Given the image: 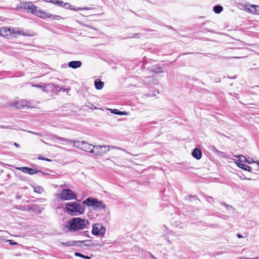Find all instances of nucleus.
I'll return each instance as SVG.
<instances>
[{"label": "nucleus", "instance_id": "1", "mask_svg": "<svg viewBox=\"0 0 259 259\" xmlns=\"http://www.w3.org/2000/svg\"><path fill=\"white\" fill-rule=\"evenodd\" d=\"M89 225V222L87 219L74 218L68 222L66 227L70 231H76L87 228Z\"/></svg>", "mask_w": 259, "mask_h": 259}, {"label": "nucleus", "instance_id": "2", "mask_svg": "<svg viewBox=\"0 0 259 259\" xmlns=\"http://www.w3.org/2000/svg\"><path fill=\"white\" fill-rule=\"evenodd\" d=\"M85 205L80 204L75 202L67 203L65 209L68 214L72 215H77L83 214L85 211Z\"/></svg>", "mask_w": 259, "mask_h": 259}, {"label": "nucleus", "instance_id": "3", "mask_svg": "<svg viewBox=\"0 0 259 259\" xmlns=\"http://www.w3.org/2000/svg\"><path fill=\"white\" fill-rule=\"evenodd\" d=\"M82 204L89 206H93L99 209H102L106 208V205L103 201L91 197L88 198L84 200L82 202Z\"/></svg>", "mask_w": 259, "mask_h": 259}, {"label": "nucleus", "instance_id": "4", "mask_svg": "<svg viewBox=\"0 0 259 259\" xmlns=\"http://www.w3.org/2000/svg\"><path fill=\"white\" fill-rule=\"evenodd\" d=\"M57 198L63 200L76 199V194L69 189H63L59 194L57 195Z\"/></svg>", "mask_w": 259, "mask_h": 259}, {"label": "nucleus", "instance_id": "5", "mask_svg": "<svg viewBox=\"0 0 259 259\" xmlns=\"http://www.w3.org/2000/svg\"><path fill=\"white\" fill-rule=\"evenodd\" d=\"M73 146L82 150L91 153L93 145L85 141H74Z\"/></svg>", "mask_w": 259, "mask_h": 259}, {"label": "nucleus", "instance_id": "6", "mask_svg": "<svg viewBox=\"0 0 259 259\" xmlns=\"http://www.w3.org/2000/svg\"><path fill=\"white\" fill-rule=\"evenodd\" d=\"M239 6H241L242 9H243L247 12L253 14L259 15V6L258 5H249L248 3L243 5L241 4H238Z\"/></svg>", "mask_w": 259, "mask_h": 259}, {"label": "nucleus", "instance_id": "7", "mask_svg": "<svg viewBox=\"0 0 259 259\" xmlns=\"http://www.w3.org/2000/svg\"><path fill=\"white\" fill-rule=\"evenodd\" d=\"M109 150V147L108 146L93 145L91 150V153L96 155H101Z\"/></svg>", "mask_w": 259, "mask_h": 259}, {"label": "nucleus", "instance_id": "8", "mask_svg": "<svg viewBox=\"0 0 259 259\" xmlns=\"http://www.w3.org/2000/svg\"><path fill=\"white\" fill-rule=\"evenodd\" d=\"M106 229L101 224H96L93 226L92 233L94 235L103 236L105 233Z\"/></svg>", "mask_w": 259, "mask_h": 259}, {"label": "nucleus", "instance_id": "9", "mask_svg": "<svg viewBox=\"0 0 259 259\" xmlns=\"http://www.w3.org/2000/svg\"><path fill=\"white\" fill-rule=\"evenodd\" d=\"M16 208L22 211H30V212H34L35 211L37 206L36 205H16L15 206Z\"/></svg>", "mask_w": 259, "mask_h": 259}, {"label": "nucleus", "instance_id": "10", "mask_svg": "<svg viewBox=\"0 0 259 259\" xmlns=\"http://www.w3.org/2000/svg\"><path fill=\"white\" fill-rule=\"evenodd\" d=\"M53 4L55 5L59 6L60 7H66V8L69 9L70 10H73L75 11H78L79 10H81L79 8L75 9L74 7L71 5L69 3H64L63 1L59 0H55L53 2Z\"/></svg>", "mask_w": 259, "mask_h": 259}, {"label": "nucleus", "instance_id": "11", "mask_svg": "<svg viewBox=\"0 0 259 259\" xmlns=\"http://www.w3.org/2000/svg\"><path fill=\"white\" fill-rule=\"evenodd\" d=\"M11 28L3 27L0 28V36L9 38L11 35Z\"/></svg>", "mask_w": 259, "mask_h": 259}, {"label": "nucleus", "instance_id": "12", "mask_svg": "<svg viewBox=\"0 0 259 259\" xmlns=\"http://www.w3.org/2000/svg\"><path fill=\"white\" fill-rule=\"evenodd\" d=\"M28 102L26 100H20L14 102L12 106L18 109H21L28 105Z\"/></svg>", "mask_w": 259, "mask_h": 259}, {"label": "nucleus", "instance_id": "13", "mask_svg": "<svg viewBox=\"0 0 259 259\" xmlns=\"http://www.w3.org/2000/svg\"><path fill=\"white\" fill-rule=\"evenodd\" d=\"M17 169L24 173L29 174L30 175H33L39 172V171L37 170L36 169L29 167H18Z\"/></svg>", "mask_w": 259, "mask_h": 259}, {"label": "nucleus", "instance_id": "14", "mask_svg": "<svg viewBox=\"0 0 259 259\" xmlns=\"http://www.w3.org/2000/svg\"><path fill=\"white\" fill-rule=\"evenodd\" d=\"M33 14L41 18H49L51 16V14L47 13L40 10H37V8L34 11Z\"/></svg>", "mask_w": 259, "mask_h": 259}, {"label": "nucleus", "instance_id": "15", "mask_svg": "<svg viewBox=\"0 0 259 259\" xmlns=\"http://www.w3.org/2000/svg\"><path fill=\"white\" fill-rule=\"evenodd\" d=\"M11 35L12 34H16L18 35H21L23 36H30V35L28 34L26 32H25L22 29L19 28H11Z\"/></svg>", "mask_w": 259, "mask_h": 259}, {"label": "nucleus", "instance_id": "16", "mask_svg": "<svg viewBox=\"0 0 259 259\" xmlns=\"http://www.w3.org/2000/svg\"><path fill=\"white\" fill-rule=\"evenodd\" d=\"M81 64V62L79 61H72L68 63V65L70 68L76 69L80 67Z\"/></svg>", "mask_w": 259, "mask_h": 259}, {"label": "nucleus", "instance_id": "17", "mask_svg": "<svg viewBox=\"0 0 259 259\" xmlns=\"http://www.w3.org/2000/svg\"><path fill=\"white\" fill-rule=\"evenodd\" d=\"M23 7L25 9L30 10L32 13L34 12V11L37 8V7L34 5L31 2L25 3L23 4Z\"/></svg>", "mask_w": 259, "mask_h": 259}, {"label": "nucleus", "instance_id": "18", "mask_svg": "<svg viewBox=\"0 0 259 259\" xmlns=\"http://www.w3.org/2000/svg\"><path fill=\"white\" fill-rule=\"evenodd\" d=\"M192 155L194 158L198 160L201 158L202 153L198 148H195L192 153Z\"/></svg>", "mask_w": 259, "mask_h": 259}, {"label": "nucleus", "instance_id": "19", "mask_svg": "<svg viewBox=\"0 0 259 259\" xmlns=\"http://www.w3.org/2000/svg\"><path fill=\"white\" fill-rule=\"evenodd\" d=\"M144 82L148 84H154L158 83L157 80L153 77L148 76L145 78Z\"/></svg>", "mask_w": 259, "mask_h": 259}, {"label": "nucleus", "instance_id": "20", "mask_svg": "<svg viewBox=\"0 0 259 259\" xmlns=\"http://www.w3.org/2000/svg\"><path fill=\"white\" fill-rule=\"evenodd\" d=\"M104 85V82L100 80L99 79H96L95 81V86L97 90H101Z\"/></svg>", "mask_w": 259, "mask_h": 259}, {"label": "nucleus", "instance_id": "21", "mask_svg": "<svg viewBox=\"0 0 259 259\" xmlns=\"http://www.w3.org/2000/svg\"><path fill=\"white\" fill-rule=\"evenodd\" d=\"M235 163L241 168L244 169V170H247V171H251V167L246 165V164H242L241 163H240L239 162H238V161H235Z\"/></svg>", "mask_w": 259, "mask_h": 259}, {"label": "nucleus", "instance_id": "22", "mask_svg": "<svg viewBox=\"0 0 259 259\" xmlns=\"http://www.w3.org/2000/svg\"><path fill=\"white\" fill-rule=\"evenodd\" d=\"M111 112L114 113L116 115H127L128 114V113L125 111H120L118 109H111Z\"/></svg>", "mask_w": 259, "mask_h": 259}, {"label": "nucleus", "instance_id": "23", "mask_svg": "<svg viewBox=\"0 0 259 259\" xmlns=\"http://www.w3.org/2000/svg\"><path fill=\"white\" fill-rule=\"evenodd\" d=\"M55 139L60 140L62 142H65L68 144H72V143L73 144V142H74V141H73L72 140L66 139H65V138H62V137H60L59 136H56Z\"/></svg>", "mask_w": 259, "mask_h": 259}, {"label": "nucleus", "instance_id": "24", "mask_svg": "<svg viewBox=\"0 0 259 259\" xmlns=\"http://www.w3.org/2000/svg\"><path fill=\"white\" fill-rule=\"evenodd\" d=\"M90 240L84 241H73V246H81L82 244H84L85 242H90Z\"/></svg>", "mask_w": 259, "mask_h": 259}, {"label": "nucleus", "instance_id": "25", "mask_svg": "<svg viewBox=\"0 0 259 259\" xmlns=\"http://www.w3.org/2000/svg\"><path fill=\"white\" fill-rule=\"evenodd\" d=\"M34 191L36 193L41 194L44 191V189L42 187L37 186L33 187Z\"/></svg>", "mask_w": 259, "mask_h": 259}, {"label": "nucleus", "instance_id": "26", "mask_svg": "<svg viewBox=\"0 0 259 259\" xmlns=\"http://www.w3.org/2000/svg\"><path fill=\"white\" fill-rule=\"evenodd\" d=\"M213 11L217 14L220 13L223 11V7L221 6H215L213 7Z\"/></svg>", "mask_w": 259, "mask_h": 259}, {"label": "nucleus", "instance_id": "27", "mask_svg": "<svg viewBox=\"0 0 259 259\" xmlns=\"http://www.w3.org/2000/svg\"><path fill=\"white\" fill-rule=\"evenodd\" d=\"M235 157L238 158L240 162H246V158L242 155H237Z\"/></svg>", "mask_w": 259, "mask_h": 259}, {"label": "nucleus", "instance_id": "28", "mask_svg": "<svg viewBox=\"0 0 259 259\" xmlns=\"http://www.w3.org/2000/svg\"><path fill=\"white\" fill-rule=\"evenodd\" d=\"M75 255L76 256H79V257H81L82 258H85V259H91V257L90 256H87V255H84V254H81V253H79V252H75Z\"/></svg>", "mask_w": 259, "mask_h": 259}, {"label": "nucleus", "instance_id": "29", "mask_svg": "<svg viewBox=\"0 0 259 259\" xmlns=\"http://www.w3.org/2000/svg\"><path fill=\"white\" fill-rule=\"evenodd\" d=\"M49 18H51L53 20H59L60 19H62V17L58 15H51V16H50Z\"/></svg>", "mask_w": 259, "mask_h": 259}, {"label": "nucleus", "instance_id": "30", "mask_svg": "<svg viewBox=\"0 0 259 259\" xmlns=\"http://www.w3.org/2000/svg\"><path fill=\"white\" fill-rule=\"evenodd\" d=\"M62 244L66 246H73V245H74L73 241H68V242H66L65 243H62Z\"/></svg>", "mask_w": 259, "mask_h": 259}, {"label": "nucleus", "instance_id": "31", "mask_svg": "<svg viewBox=\"0 0 259 259\" xmlns=\"http://www.w3.org/2000/svg\"><path fill=\"white\" fill-rule=\"evenodd\" d=\"M221 204L223 206H225L228 210H230V209L232 210L233 209L232 206H231V205H229L228 204H227L225 202H221Z\"/></svg>", "mask_w": 259, "mask_h": 259}, {"label": "nucleus", "instance_id": "32", "mask_svg": "<svg viewBox=\"0 0 259 259\" xmlns=\"http://www.w3.org/2000/svg\"><path fill=\"white\" fill-rule=\"evenodd\" d=\"M7 242H9L10 244L11 245H17L18 244L17 243L14 242L13 240H7Z\"/></svg>", "mask_w": 259, "mask_h": 259}, {"label": "nucleus", "instance_id": "33", "mask_svg": "<svg viewBox=\"0 0 259 259\" xmlns=\"http://www.w3.org/2000/svg\"><path fill=\"white\" fill-rule=\"evenodd\" d=\"M246 162L249 164L255 163L256 161H253L251 158L250 159H246Z\"/></svg>", "mask_w": 259, "mask_h": 259}, {"label": "nucleus", "instance_id": "34", "mask_svg": "<svg viewBox=\"0 0 259 259\" xmlns=\"http://www.w3.org/2000/svg\"><path fill=\"white\" fill-rule=\"evenodd\" d=\"M32 86L41 89L43 91L45 90V87L40 85H32Z\"/></svg>", "mask_w": 259, "mask_h": 259}, {"label": "nucleus", "instance_id": "35", "mask_svg": "<svg viewBox=\"0 0 259 259\" xmlns=\"http://www.w3.org/2000/svg\"><path fill=\"white\" fill-rule=\"evenodd\" d=\"M29 133L33 134V135H40V134L38 133H36V132H29Z\"/></svg>", "mask_w": 259, "mask_h": 259}, {"label": "nucleus", "instance_id": "36", "mask_svg": "<svg viewBox=\"0 0 259 259\" xmlns=\"http://www.w3.org/2000/svg\"><path fill=\"white\" fill-rule=\"evenodd\" d=\"M240 178H241V179L242 180H243V179L250 180V179L247 178H246V177H245L244 176H241V177H240Z\"/></svg>", "mask_w": 259, "mask_h": 259}, {"label": "nucleus", "instance_id": "37", "mask_svg": "<svg viewBox=\"0 0 259 259\" xmlns=\"http://www.w3.org/2000/svg\"><path fill=\"white\" fill-rule=\"evenodd\" d=\"M85 26L88 28L94 29L92 26L89 25H85Z\"/></svg>", "mask_w": 259, "mask_h": 259}, {"label": "nucleus", "instance_id": "38", "mask_svg": "<svg viewBox=\"0 0 259 259\" xmlns=\"http://www.w3.org/2000/svg\"><path fill=\"white\" fill-rule=\"evenodd\" d=\"M46 2H50L51 3L53 4V2H54L53 0H44Z\"/></svg>", "mask_w": 259, "mask_h": 259}, {"label": "nucleus", "instance_id": "39", "mask_svg": "<svg viewBox=\"0 0 259 259\" xmlns=\"http://www.w3.org/2000/svg\"><path fill=\"white\" fill-rule=\"evenodd\" d=\"M14 145L17 147V148H19L20 147V145L16 143H14Z\"/></svg>", "mask_w": 259, "mask_h": 259}, {"label": "nucleus", "instance_id": "40", "mask_svg": "<svg viewBox=\"0 0 259 259\" xmlns=\"http://www.w3.org/2000/svg\"><path fill=\"white\" fill-rule=\"evenodd\" d=\"M237 237H238L239 238H243L242 235H241V234H237Z\"/></svg>", "mask_w": 259, "mask_h": 259}, {"label": "nucleus", "instance_id": "41", "mask_svg": "<svg viewBox=\"0 0 259 259\" xmlns=\"http://www.w3.org/2000/svg\"><path fill=\"white\" fill-rule=\"evenodd\" d=\"M62 90H63V91H66L68 92V91H70V89H62Z\"/></svg>", "mask_w": 259, "mask_h": 259}, {"label": "nucleus", "instance_id": "42", "mask_svg": "<svg viewBox=\"0 0 259 259\" xmlns=\"http://www.w3.org/2000/svg\"><path fill=\"white\" fill-rule=\"evenodd\" d=\"M38 158V159L43 160H45V158H44V157H39Z\"/></svg>", "mask_w": 259, "mask_h": 259}, {"label": "nucleus", "instance_id": "43", "mask_svg": "<svg viewBox=\"0 0 259 259\" xmlns=\"http://www.w3.org/2000/svg\"><path fill=\"white\" fill-rule=\"evenodd\" d=\"M239 259H247V257H239Z\"/></svg>", "mask_w": 259, "mask_h": 259}, {"label": "nucleus", "instance_id": "44", "mask_svg": "<svg viewBox=\"0 0 259 259\" xmlns=\"http://www.w3.org/2000/svg\"><path fill=\"white\" fill-rule=\"evenodd\" d=\"M45 160L49 161H51V159H48V158H45Z\"/></svg>", "mask_w": 259, "mask_h": 259}, {"label": "nucleus", "instance_id": "45", "mask_svg": "<svg viewBox=\"0 0 259 259\" xmlns=\"http://www.w3.org/2000/svg\"><path fill=\"white\" fill-rule=\"evenodd\" d=\"M107 149V148H106V150ZM105 150H106V149L103 148L102 150H100V151H104Z\"/></svg>", "mask_w": 259, "mask_h": 259}, {"label": "nucleus", "instance_id": "46", "mask_svg": "<svg viewBox=\"0 0 259 259\" xmlns=\"http://www.w3.org/2000/svg\"><path fill=\"white\" fill-rule=\"evenodd\" d=\"M255 163L257 164V165L258 166V168H259V161H256L255 162Z\"/></svg>", "mask_w": 259, "mask_h": 259}, {"label": "nucleus", "instance_id": "47", "mask_svg": "<svg viewBox=\"0 0 259 259\" xmlns=\"http://www.w3.org/2000/svg\"><path fill=\"white\" fill-rule=\"evenodd\" d=\"M208 199H209V200H210L212 199V198L211 197H208Z\"/></svg>", "mask_w": 259, "mask_h": 259}, {"label": "nucleus", "instance_id": "48", "mask_svg": "<svg viewBox=\"0 0 259 259\" xmlns=\"http://www.w3.org/2000/svg\"><path fill=\"white\" fill-rule=\"evenodd\" d=\"M208 199H209V200H210L212 199V198L211 197H208Z\"/></svg>", "mask_w": 259, "mask_h": 259}, {"label": "nucleus", "instance_id": "49", "mask_svg": "<svg viewBox=\"0 0 259 259\" xmlns=\"http://www.w3.org/2000/svg\"><path fill=\"white\" fill-rule=\"evenodd\" d=\"M247 259H257V258H247Z\"/></svg>", "mask_w": 259, "mask_h": 259}, {"label": "nucleus", "instance_id": "50", "mask_svg": "<svg viewBox=\"0 0 259 259\" xmlns=\"http://www.w3.org/2000/svg\"><path fill=\"white\" fill-rule=\"evenodd\" d=\"M152 258H154V256L152 255V254H151V255H150Z\"/></svg>", "mask_w": 259, "mask_h": 259}, {"label": "nucleus", "instance_id": "51", "mask_svg": "<svg viewBox=\"0 0 259 259\" xmlns=\"http://www.w3.org/2000/svg\"><path fill=\"white\" fill-rule=\"evenodd\" d=\"M233 58H239V57H234Z\"/></svg>", "mask_w": 259, "mask_h": 259}, {"label": "nucleus", "instance_id": "52", "mask_svg": "<svg viewBox=\"0 0 259 259\" xmlns=\"http://www.w3.org/2000/svg\"><path fill=\"white\" fill-rule=\"evenodd\" d=\"M257 88H259V86H256Z\"/></svg>", "mask_w": 259, "mask_h": 259}]
</instances>
